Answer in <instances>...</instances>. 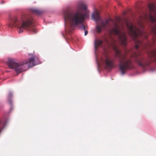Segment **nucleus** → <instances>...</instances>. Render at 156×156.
<instances>
[{
	"instance_id": "nucleus-18",
	"label": "nucleus",
	"mask_w": 156,
	"mask_h": 156,
	"mask_svg": "<svg viewBox=\"0 0 156 156\" xmlns=\"http://www.w3.org/2000/svg\"><path fill=\"white\" fill-rule=\"evenodd\" d=\"M3 126V123L1 122H0V128H2Z\"/></svg>"
},
{
	"instance_id": "nucleus-22",
	"label": "nucleus",
	"mask_w": 156,
	"mask_h": 156,
	"mask_svg": "<svg viewBox=\"0 0 156 156\" xmlns=\"http://www.w3.org/2000/svg\"><path fill=\"white\" fill-rule=\"evenodd\" d=\"M120 20L119 19L118 20H119H119Z\"/></svg>"
},
{
	"instance_id": "nucleus-21",
	"label": "nucleus",
	"mask_w": 156,
	"mask_h": 156,
	"mask_svg": "<svg viewBox=\"0 0 156 156\" xmlns=\"http://www.w3.org/2000/svg\"><path fill=\"white\" fill-rule=\"evenodd\" d=\"M128 10H131V9H128Z\"/></svg>"
},
{
	"instance_id": "nucleus-8",
	"label": "nucleus",
	"mask_w": 156,
	"mask_h": 156,
	"mask_svg": "<svg viewBox=\"0 0 156 156\" xmlns=\"http://www.w3.org/2000/svg\"><path fill=\"white\" fill-rule=\"evenodd\" d=\"M105 62L106 67L109 69H112L114 66V61L108 58L106 55L105 59L104 61Z\"/></svg>"
},
{
	"instance_id": "nucleus-3",
	"label": "nucleus",
	"mask_w": 156,
	"mask_h": 156,
	"mask_svg": "<svg viewBox=\"0 0 156 156\" xmlns=\"http://www.w3.org/2000/svg\"><path fill=\"white\" fill-rule=\"evenodd\" d=\"M110 21L111 22L113 23L114 26V27L111 30V32L115 35H117L121 44L124 46H126L127 44V39L125 33L121 30L118 24L115 23L114 21L111 18L107 20L105 22H102L101 25L97 26L96 28L97 32L99 33L101 32L103 28H105L110 26Z\"/></svg>"
},
{
	"instance_id": "nucleus-19",
	"label": "nucleus",
	"mask_w": 156,
	"mask_h": 156,
	"mask_svg": "<svg viewBox=\"0 0 156 156\" xmlns=\"http://www.w3.org/2000/svg\"><path fill=\"white\" fill-rule=\"evenodd\" d=\"M4 3V2L3 1H2L1 2V3Z\"/></svg>"
},
{
	"instance_id": "nucleus-7",
	"label": "nucleus",
	"mask_w": 156,
	"mask_h": 156,
	"mask_svg": "<svg viewBox=\"0 0 156 156\" xmlns=\"http://www.w3.org/2000/svg\"><path fill=\"white\" fill-rule=\"evenodd\" d=\"M132 57L134 58L135 61L139 65L144 67L149 65L152 60L149 61L144 58L141 56V54L140 51L134 53L132 55Z\"/></svg>"
},
{
	"instance_id": "nucleus-6",
	"label": "nucleus",
	"mask_w": 156,
	"mask_h": 156,
	"mask_svg": "<svg viewBox=\"0 0 156 156\" xmlns=\"http://www.w3.org/2000/svg\"><path fill=\"white\" fill-rule=\"evenodd\" d=\"M115 56L118 58L120 64V70L122 74H124L126 71L133 68V65L131 60L127 58L126 53L122 54L120 51L116 46H114Z\"/></svg>"
},
{
	"instance_id": "nucleus-14",
	"label": "nucleus",
	"mask_w": 156,
	"mask_h": 156,
	"mask_svg": "<svg viewBox=\"0 0 156 156\" xmlns=\"http://www.w3.org/2000/svg\"><path fill=\"white\" fill-rule=\"evenodd\" d=\"M32 13L36 15L37 16H41L43 13L42 10H32Z\"/></svg>"
},
{
	"instance_id": "nucleus-4",
	"label": "nucleus",
	"mask_w": 156,
	"mask_h": 156,
	"mask_svg": "<svg viewBox=\"0 0 156 156\" xmlns=\"http://www.w3.org/2000/svg\"><path fill=\"white\" fill-rule=\"evenodd\" d=\"M35 57L33 56L28 60H25L21 62L17 63L15 59L9 58L7 64L9 67L10 69H13L18 75L23 71L26 70L29 67L35 66Z\"/></svg>"
},
{
	"instance_id": "nucleus-11",
	"label": "nucleus",
	"mask_w": 156,
	"mask_h": 156,
	"mask_svg": "<svg viewBox=\"0 0 156 156\" xmlns=\"http://www.w3.org/2000/svg\"><path fill=\"white\" fill-rule=\"evenodd\" d=\"M96 11L93 13L92 15V18L95 20V21H98L100 20V17L99 16V13L98 12Z\"/></svg>"
},
{
	"instance_id": "nucleus-12",
	"label": "nucleus",
	"mask_w": 156,
	"mask_h": 156,
	"mask_svg": "<svg viewBox=\"0 0 156 156\" xmlns=\"http://www.w3.org/2000/svg\"><path fill=\"white\" fill-rule=\"evenodd\" d=\"M149 1H154V0H149ZM155 3H149L148 5V7L149 10H156V0Z\"/></svg>"
},
{
	"instance_id": "nucleus-13",
	"label": "nucleus",
	"mask_w": 156,
	"mask_h": 156,
	"mask_svg": "<svg viewBox=\"0 0 156 156\" xmlns=\"http://www.w3.org/2000/svg\"><path fill=\"white\" fill-rule=\"evenodd\" d=\"M103 41L101 40H96L94 41V48L95 50H96L99 46L102 44Z\"/></svg>"
},
{
	"instance_id": "nucleus-2",
	"label": "nucleus",
	"mask_w": 156,
	"mask_h": 156,
	"mask_svg": "<svg viewBox=\"0 0 156 156\" xmlns=\"http://www.w3.org/2000/svg\"><path fill=\"white\" fill-rule=\"evenodd\" d=\"M63 15L65 20H69L72 25L76 26L82 24L81 28L84 30H87V27L83 24L84 20L88 19L89 12L87 10L78 11L75 10H64Z\"/></svg>"
},
{
	"instance_id": "nucleus-20",
	"label": "nucleus",
	"mask_w": 156,
	"mask_h": 156,
	"mask_svg": "<svg viewBox=\"0 0 156 156\" xmlns=\"http://www.w3.org/2000/svg\"><path fill=\"white\" fill-rule=\"evenodd\" d=\"M30 10H34V9H30Z\"/></svg>"
},
{
	"instance_id": "nucleus-1",
	"label": "nucleus",
	"mask_w": 156,
	"mask_h": 156,
	"mask_svg": "<svg viewBox=\"0 0 156 156\" xmlns=\"http://www.w3.org/2000/svg\"><path fill=\"white\" fill-rule=\"evenodd\" d=\"M9 27H16L19 29V33L23 32L25 29L32 31L34 33L37 30L34 27V21L33 16L31 15L24 14L18 17L16 16H9Z\"/></svg>"
},
{
	"instance_id": "nucleus-9",
	"label": "nucleus",
	"mask_w": 156,
	"mask_h": 156,
	"mask_svg": "<svg viewBox=\"0 0 156 156\" xmlns=\"http://www.w3.org/2000/svg\"><path fill=\"white\" fill-rule=\"evenodd\" d=\"M78 9L80 10H87V5L83 2H78L76 6Z\"/></svg>"
},
{
	"instance_id": "nucleus-15",
	"label": "nucleus",
	"mask_w": 156,
	"mask_h": 156,
	"mask_svg": "<svg viewBox=\"0 0 156 156\" xmlns=\"http://www.w3.org/2000/svg\"><path fill=\"white\" fill-rule=\"evenodd\" d=\"M12 94L11 92H10L9 94V97L8 98V103L11 105L12 103V101L11 100V98H12Z\"/></svg>"
},
{
	"instance_id": "nucleus-16",
	"label": "nucleus",
	"mask_w": 156,
	"mask_h": 156,
	"mask_svg": "<svg viewBox=\"0 0 156 156\" xmlns=\"http://www.w3.org/2000/svg\"><path fill=\"white\" fill-rule=\"evenodd\" d=\"M140 26L142 28H143V24H142V22L141 21V22L140 23Z\"/></svg>"
},
{
	"instance_id": "nucleus-5",
	"label": "nucleus",
	"mask_w": 156,
	"mask_h": 156,
	"mask_svg": "<svg viewBox=\"0 0 156 156\" xmlns=\"http://www.w3.org/2000/svg\"><path fill=\"white\" fill-rule=\"evenodd\" d=\"M126 25L128 31L129 35L133 38L136 44L135 46V48L137 49L142 44L139 37H143L146 38L147 34L144 31L140 30L139 28L133 26L131 23L126 22Z\"/></svg>"
},
{
	"instance_id": "nucleus-17",
	"label": "nucleus",
	"mask_w": 156,
	"mask_h": 156,
	"mask_svg": "<svg viewBox=\"0 0 156 156\" xmlns=\"http://www.w3.org/2000/svg\"><path fill=\"white\" fill-rule=\"evenodd\" d=\"M88 31L87 30H85V34H84V35L85 36L87 34H88Z\"/></svg>"
},
{
	"instance_id": "nucleus-10",
	"label": "nucleus",
	"mask_w": 156,
	"mask_h": 156,
	"mask_svg": "<svg viewBox=\"0 0 156 156\" xmlns=\"http://www.w3.org/2000/svg\"><path fill=\"white\" fill-rule=\"evenodd\" d=\"M148 56L150 58H153V60L156 62V49L150 51L148 53Z\"/></svg>"
}]
</instances>
